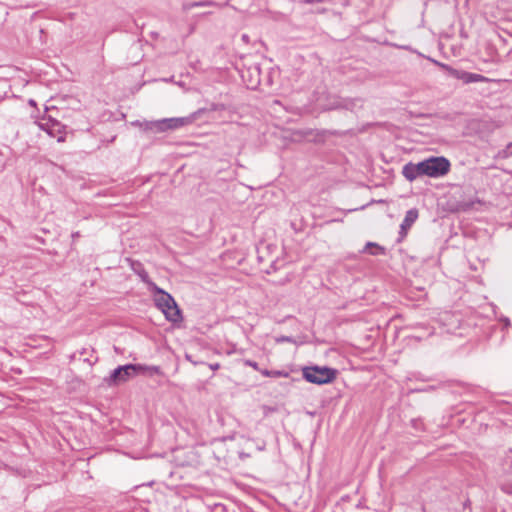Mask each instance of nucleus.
Listing matches in <instances>:
<instances>
[{
    "mask_svg": "<svg viewBox=\"0 0 512 512\" xmlns=\"http://www.w3.org/2000/svg\"><path fill=\"white\" fill-rule=\"evenodd\" d=\"M149 289L154 294L155 305L162 311L165 318L173 323L181 322L182 314L174 298L153 282H149Z\"/></svg>",
    "mask_w": 512,
    "mask_h": 512,
    "instance_id": "1",
    "label": "nucleus"
},
{
    "mask_svg": "<svg viewBox=\"0 0 512 512\" xmlns=\"http://www.w3.org/2000/svg\"><path fill=\"white\" fill-rule=\"evenodd\" d=\"M140 369V364H127L124 366H119L112 371L110 377L106 381L110 386L125 383L131 377L139 374Z\"/></svg>",
    "mask_w": 512,
    "mask_h": 512,
    "instance_id": "5",
    "label": "nucleus"
},
{
    "mask_svg": "<svg viewBox=\"0 0 512 512\" xmlns=\"http://www.w3.org/2000/svg\"><path fill=\"white\" fill-rule=\"evenodd\" d=\"M402 174L410 182L414 181L415 179H417L420 176H424L423 171H422L421 162H418V163L409 162V163L405 164L402 168Z\"/></svg>",
    "mask_w": 512,
    "mask_h": 512,
    "instance_id": "9",
    "label": "nucleus"
},
{
    "mask_svg": "<svg viewBox=\"0 0 512 512\" xmlns=\"http://www.w3.org/2000/svg\"><path fill=\"white\" fill-rule=\"evenodd\" d=\"M305 3H315L319 2L320 0H303Z\"/></svg>",
    "mask_w": 512,
    "mask_h": 512,
    "instance_id": "16",
    "label": "nucleus"
},
{
    "mask_svg": "<svg viewBox=\"0 0 512 512\" xmlns=\"http://www.w3.org/2000/svg\"><path fill=\"white\" fill-rule=\"evenodd\" d=\"M79 236V232H76L75 234H73V237H78Z\"/></svg>",
    "mask_w": 512,
    "mask_h": 512,
    "instance_id": "19",
    "label": "nucleus"
},
{
    "mask_svg": "<svg viewBox=\"0 0 512 512\" xmlns=\"http://www.w3.org/2000/svg\"><path fill=\"white\" fill-rule=\"evenodd\" d=\"M140 275H141L143 281L149 285V282H151V281L148 279L147 273L143 272V274H140Z\"/></svg>",
    "mask_w": 512,
    "mask_h": 512,
    "instance_id": "15",
    "label": "nucleus"
},
{
    "mask_svg": "<svg viewBox=\"0 0 512 512\" xmlns=\"http://www.w3.org/2000/svg\"><path fill=\"white\" fill-rule=\"evenodd\" d=\"M363 251L371 255H378L382 254L384 252V249L376 243L368 242Z\"/></svg>",
    "mask_w": 512,
    "mask_h": 512,
    "instance_id": "11",
    "label": "nucleus"
},
{
    "mask_svg": "<svg viewBox=\"0 0 512 512\" xmlns=\"http://www.w3.org/2000/svg\"><path fill=\"white\" fill-rule=\"evenodd\" d=\"M203 5H204V3H195V4H193V6H203Z\"/></svg>",
    "mask_w": 512,
    "mask_h": 512,
    "instance_id": "18",
    "label": "nucleus"
},
{
    "mask_svg": "<svg viewBox=\"0 0 512 512\" xmlns=\"http://www.w3.org/2000/svg\"><path fill=\"white\" fill-rule=\"evenodd\" d=\"M418 215L419 214L417 209H410L406 212L405 217L400 225V241L406 237L408 230L418 219Z\"/></svg>",
    "mask_w": 512,
    "mask_h": 512,
    "instance_id": "8",
    "label": "nucleus"
},
{
    "mask_svg": "<svg viewBox=\"0 0 512 512\" xmlns=\"http://www.w3.org/2000/svg\"><path fill=\"white\" fill-rule=\"evenodd\" d=\"M245 365L250 366L251 368H253L254 370L259 371V372L261 370L258 366V363L255 361H252V360H246Z\"/></svg>",
    "mask_w": 512,
    "mask_h": 512,
    "instance_id": "14",
    "label": "nucleus"
},
{
    "mask_svg": "<svg viewBox=\"0 0 512 512\" xmlns=\"http://www.w3.org/2000/svg\"><path fill=\"white\" fill-rule=\"evenodd\" d=\"M140 372L139 373H143V374H148V375H161L162 372H161V369L160 367L158 366H147V365H141L140 364Z\"/></svg>",
    "mask_w": 512,
    "mask_h": 512,
    "instance_id": "12",
    "label": "nucleus"
},
{
    "mask_svg": "<svg viewBox=\"0 0 512 512\" xmlns=\"http://www.w3.org/2000/svg\"><path fill=\"white\" fill-rule=\"evenodd\" d=\"M437 65H440L441 67L446 68L448 71H449V69H450L448 66H446V65H444V64H440V62H437Z\"/></svg>",
    "mask_w": 512,
    "mask_h": 512,
    "instance_id": "17",
    "label": "nucleus"
},
{
    "mask_svg": "<svg viewBox=\"0 0 512 512\" xmlns=\"http://www.w3.org/2000/svg\"><path fill=\"white\" fill-rule=\"evenodd\" d=\"M424 176L430 178H440L447 175L450 171V161L443 156H432L420 161Z\"/></svg>",
    "mask_w": 512,
    "mask_h": 512,
    "instance_id": "3",
    "label": "nucleus"
},
{
    "mask_svg": "<svg viewBox=\"0 0 512 512\" xmlns=\"http://www.w3.org/2000/svg\"><path fill=\"white\" fill-rule=\"evenodd\" d=\"M260 373L265 377H272V378H280V377H288L289 376V373L284 370L262 369V370H260Z\"/></svg>",
    "mask_w": 512,
    "mask_h": 512,
    "instance_id": "10",
    "label": "nucleus"
},
{
    "mask_svg": "<svg viewBox=\"0 0 512 512\" xmlns=\"http://www.w3.org/2000/svg\"><path fill=\"white\" fill-rule=\"evenodd\" d=\"M218 367H219V365H218V364H216V365H215V366H213L212 368H213V369H217Z\"/></svg>",
    "mask_w": 512,
    "mask_h": 512,
    "instance_id": "20",
    "label": "nucleus"
},
{
    "mask_svg": "<svg viewBox=\"0 0 512 512\" xmlns=\"http://www.w3.org/2000/svg\"><path fill=\"white\" fill-rule=\"evenodd\" d=\"M38 126L41 130L45 131L49 136L57 138L58 142H62L65 140L63 135V126L60 122L51 117L42 118Z\"/></svg>",
    "mask_w": 512,
    "mask_h": 512,
    "instance_id": "6",
    "label": "nucleus"
},
{
    "mask_svg": "<svg viewBox=\"0 0 512 512\" xmlns=\"http://www.w3.org/2000/svg\"><path fill=\"white\" fill-rule=\"evenodd\" d=\"M449 73L456 79L463 81L464 83H476V82H488L489 79L481 74L471 73L456 69H449Z\"/></svg>",
    "mask_w": 512,
    "mask_h": 512,
    "instance_id": "7",
    "label": "nucleus"
},
{
    "mask_svg": "<svg viewBox=\"0 0 512 512\" xmlns=\"http://www.w3.org/2000/svg\"><path fill=\"white\" fill-rule=\"evenodd\" d=\"M194 121L193 116L164 118L148 123L147 128L155 132H165L176 130L191 124Z\"/></svg>",
    "mask_w": 512,
    "mask_h": 512,
    "instance_id": "4",
    "label": "nucleus"
},
{
    "mask_svg": "<svg viewBox=\"0 0 512 512\" xmlns=\"http://www.w3.org/2000/svg\"><path fill=\"white\" fill-rule=\"evenodd\" d=\"M303 378L313 384L323 385L336 379L337 371L329 367L310 366L302 369Z\"/></svg>",
    "mask_w": 512,
    "mask_h": 512,
    "instance_id": "2",
    "label": "nucleus"
},
{
    "mask_svg": "<svg viewBox=\"0 0 512 512\" xmlns=\"http://www.w3.org/2000/svg\"><path fill=\"white\" fill-rule=\"evenodd\" d=\"M259 84V72L255 69V77L251 78L247 83V87L250 89H255Z\"/></svg>",
    "mask_w": 512,
    "mask_h": 512,
    "instance_id": "13",
    "label": "nucleus"
}]
</instances>
